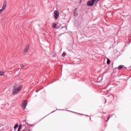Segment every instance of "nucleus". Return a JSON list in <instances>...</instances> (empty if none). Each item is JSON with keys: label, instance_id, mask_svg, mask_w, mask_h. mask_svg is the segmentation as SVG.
I'll use <instances>...</instances> for the list:
<instances>
[{"label": "nucleus", "instance_id": "obj_2", "mask_svg": "<svg viewBox=\"0 0 131 131\" xmlns=\"http://www.w3.org/2000/svg\"><path fill=\"white\" fill-rule=\"evenodd\" d=\"M6 8H7V1H4L2 8L0 9V15H2L3 12H4V11L6 10Z\"/></svg>", "mask_w": 131, "mask_h": 131}, {"label": "nucleus", "instance_id": "obj_4", "mask_svg": "<svg viewBox=\"0 0 131 131\" xmlns=\"http://www.w3.org/2000/svg\"><path fill=\"white\" fill-rule=\"evenodd\" d=\"M54 18L55 20H57V19L59 18V12H58V11L55 10L54 12Z\"/></svg>", "mask_w": 131, "mask_h": 131}, {"label": "nucleus", "instance_id": "obj_6", "mask_svg": "<svg viewBox=\"0 0 131 131\" xmlns=\"http://www.w3.org/2000/svg\"><path fill=\"white\" fill-rule=\"evenodd\" d=\"M29 44H28L25 48V50H24V53H27V52H28V51L29 50Z\"/></svg>", "mask_w": 131, "mask_h": 131}, {"label": "nucleus", "instance_id": "obj_1", "mask_svg": "<svg viewBox=\"0 0 131 131\" xmlns=\"http://www.w3.org/2000/svg\"><path fill=\"white\" fill-rule=\"evenodd\" d=\"M13 92H12V94L13 95H17V94H19L20 92V91L22 90L23 88V85H20L19 86H17V84H15L13 86Z\"/></svg>", "mask_w": 131, "mask_h": 131}, {"label": "nucleus", "instance_id": "obj_16", "mask_svg": "<svg viewBox=\"0 0 131 131\" xmlns=\"http://www.w3.org/2000/svg\"><path fill=\"white\" fill-rule=\"evenodd\" d=\"M29 131H31V130H29Z\"/></svg>", "mask_w": 131, "mask_h": 131}, {"label": "nucleus", "instance_id": "obj_11", "mask_svg": "<svg viewBox=\"0 0 131 131\" xmlns=\"http://www.w3.org/2000/svg\"><path fill=\"white\" fill-rule=\"evenodd\" d=\"M18 126H19V125L18 124H16L14 126V128L15 129L17 128V127H18Z\"/></svg>", "mask_w": 131, "mask_h": 131}, {"label": "nucleus", "instance_id": "obj_3", "mask_svg": "<svg viewBox=\"0 0 131 131\" xmlns=\"http://www.w3.org/2000/svg\"><path fill=\"white\" fill-rule=\"evenodd\" d=\"M27 106V101H26V100L23 101L22 104H21V107L23 109V110H25V109H26Z\"/></svg>", "mask_w": 131, "mask_h": 131}, {"label": "nucleus", "instance_id": "obj_14", "mask_svg": "<svg viewBox=\"0 0 131 131\" xmlns=\"http://www.w3.org/2000/svg\"><path fill=\"white\" fill-rule=\"evenodd\" d=\"M109 119H110V116H109V117H108L107 120H106V122L108 121V120Z\"/></svg>", "mask_w": 131, "mask_h": 131}, {"label": "nucleus", "instance_id": "obj_7", "mask_svg": "<svg viewBox=\"0 0 131 131\" xmlns=\"http://www.w3.org/2000/svg\"><path fill=\"white\" fill-rule=\"evenodd\" d=\"M110 63H111V61L110 60V59H109V58L107 59V65H109V64H110Z\"/></svg>", "mask_w": 131, "mask_h": 131}, {"label": "nucleus", "instance_id": "obj_9", "mask_svg": "<svg viewBox=\"0 0 131 131\" xmlns=\"http://www.w3.org/2000/svg\"><path fill=\"white\" fill-rule=\"evenodd\" d=\"M5 75V72H0V76H4Z\"/></svg>", "mask_w": 131, "mask_h": 131}, {"label": "nucleus", "instance_id": "obj_15", "mask_svg": "<svg viewBox=\"0 0 131 131\" xmlns=\"http://www.w3.org/2000/svg\"><path fill=\"white\" fill-rule=\"evenodd\" d=\"M23 67H25V66H21V68H23Z\"/></svg>", "mask_w": 131, "mask_h": 131}, {"label": "nucleus", "instance_id": "obj_10", "mask_svg": "<svg viewBox=\"0 0 131 131\" xmlns=\"http://www.w3.org/2000/svg\"><path fill=\"white\" fill-rule=\"evenodd\" d=\"M56 26H57V24H56L55 23L53 24V25H52L53 28H56Z\"/></svg>", "mask_w": 131, "mask_h": 131}, {"label": "nucleus", "instance_id": "obj_5", "mask_svg": "<svg viewBox=\"0 0 131 131\" xmlns=\"http://www.w3.org/2000/svg\"><path fill=\"white\" fill-rule=\"evenodd\" d=\"M94 4H95L94 0H91L87 3L88 6H90L91 7L94 6Z\"/></svg>", "mask_w": 131, "mask_h": 131}, {"label": "nucleus", "instance_id": "obj_12", "mask_svg": "<svg viewBox=\"0 0 131 131\" xmlns=\"http://www.w3.org/2000/svg\"><path fill=\"white\" fill-rule=\"evenodd\" d=\"M62 57H65V56H66V53H63L62 54Z\"/></svg>", "mask_w": 131, "mask_h": 131}, {"label": "nucleus", "instance_id": "obj_8", "mask_svg": "<svg viewBox=\"0 0 131 131\" xmlns=\"http://www.w3.org/2000/svg\"><path fill=\"white\" fill-rule=\"evenodd\" d=\"M122 68H123V65H120L118 68V69H119V70H120V69H122Z\"/></svg>", "mask_w": 131, "mask_h": 131}, {"label": "nucleus", "instance_id": "obj_13", "mask_svg": "<svg viewBox=\"0 0 131 131\" xmlns=\"http://www.w3.org/2000/svg\"><path fill=\"white\" fill-rule=\"evenodd\" d=\"M99 1L100 0H93V1H94V3L95 2V3H98V2H99Z\"/></svg>", "mask_w": 131, "mask_h": 131}]
</instances>
